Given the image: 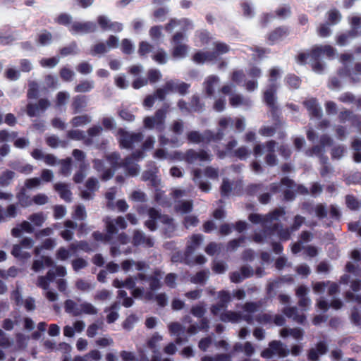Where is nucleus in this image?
Masks as SVG:
<instances>
[{
  "label": "nucleus",
  "instance_id": "5fc2aeb1",
  "mask_svg": "<svg viewBox=\"0 0 361 361\" xmlns=\"http://www.w3.org/2000/svg\"><path fill=\"white\" fill-rule=\"evenodd\" d=\"M86 186L88 190L94 191L98 188V181L95 179H90L87 180Z\"/></svg>",
  "mask_w": 361,
  "mask_h": 361
},
{
  "label": "nucleus",
  "instance_id": "4c0bfd02",
  "mask_svg": "<svg viewBox=\"0 0 361 361\" xmlns=\"http://www.w3.org/2000/svg\"><path fill=\"white\" fill-rule=\"evenodd\" d=\"M264 99L267 104L273 105L274 101V92L271 89L267 90L264 93Z\"/></svg>",
  "mask_w": 361,
  "mask_h": 361
},
{
  "label": "nucleus",
  "instance_id": "7c9ffc66",
  "mask_svg": "<svg viewBox=\"0 0 361 361\" xmlns=\"http://www.w3.org/2000/svg\"><path fill=\"white\" fill-rule=\"evenodd\" d=\"M81 313H86L90 314H94L97 313L96 308L89 303H83L81 306Z\"/></svg>",
  "mask_w": 361,
  "mask_h": 361
},
{
  "label": "nucleus",
  "instance_id": "cd10ccee",
  "mask_svg": "<svg viewBox=\"0 0 361 361\" xmlns=\"http://www.w3.org/2000/svg\"><path fill=\"white\" fill-rule=\"evenodd\" d=\"M121 49L125 54H130L134 51V47L131 42L125 39L121 42Z\"/></svg>",
  "mask_w": 361,
  "mask_h": 361
},
{
  "label": "nucleus",
  "instance_id": "6e6552de",
  "mask_svg": "<svg viewBox=\"0 0 361 361\" xmlns=\"http://www.w3.org/2000/svg\"><path fill=\"white\" fill-rule=\"evenodd\" d=\"M334 54V49L330 46H320L314 48L312 52V58H319L321 56L331 57Z\"/></svg>",
  "mask_w": 361,
  "mask_h": 361
},
{
  "label": "nucleus",
  "instance_id": "412c9836",
  "mask_svg": "<svg viewBox=\"0 0 361 361\" xmlns=\"http://www.w3.org/2000/svg\"><path fill=\"white\" fill-rule=\"evenodd\" d=\"M218 84V79L214 76L209 77L205 81V89L209 94H212L213 89Z\"/></svg>",
  "mask_w": 361,
  "mask_h": 361
},
{
  "label": "nucleus",
  "instance_id": "8fccbe9b",
  "mask_svg": "<svg viewBox=\"0 0 361 361\" xmlns=\"http://www.w3.org/2000/svg\"><path fill=\"white\" fill-rule=\"evenodd\" d=\"M87 345V341L80 338L77 341L76 347L78 350L82 351L86 350Z\"/></svg>",
  "mask_w": 361,
  "mask_h": 361
},
{
  "label": "nucleus",
  "instance_id": "13d9d810",
  "mask_svg": "<svg viewBox=\"0 0 361 361\" xmlns=\"http://www.w3.org/2000/svg\"><path fill=\"white\" fill-rule=\"evenodd\" d=\"M98 329H99V326L97 324H94L90 325L88 327L87 331V336L90 337L94 336L97 334Z\"/></svg>",
  "mask_w": 361,
  "mask_h": 361
},
{
  "label": "nucleus",
  "instance_id": "f03ea898",
  "mask_svg": "<svg viewBox=\"0 0 361 361\" xmlns=\"http://www.w3.org/2000/svg\"><path fill=\"white\" fill-rule=\"evenodd\" d=\"M33 246V241L30 238H25L22 240L20 245H16L13 246L12 254L16 257L19 258H28L30 255L26 251V250L31 249Z\"/></svg>",
  "mask_w": 361,
  "mask_h": 361
},
{
  "label": "nucleus",
  "instance_id": "f3484780",
  "mask_svg": "<svg viewBox=\"0 0 361 361\" xmlns=\"http://www.w3.org/2000/svg\"><path fill=\"white\" fill-rule=\"evenodd\" d=\"M270 347L274 355L285 356L287 354L286 349L283 346V345L280 342L274 341L270 343Z\"/></svg>",
  "mask_w": 361,
  "mask_h": 361
},
{
  "label": "nucleus",
  "instance_id": "a19ab883",
  "mask_svg": "<svg viewBox=\"0 0 361 361\" xmlns=\"http://www.w3.org/2000/svg\"><path fill=\"white\" fill-rule=\"evenodd\" d=\"M66 214V209L62 206H56L54 208V217L61 219Z\"/></svg>",
  "mask_w": 361,
  "mask_h": 361
},
{
  "label": "nucleus",
  "instance_id": "bb28decb",
  "mask_svg": "<svg viewBox=\"0 0 361 361\" xmlns=\"http://www.w3.org/2000/svg\"><path fill=\"white\" fill-rule=\"evenodd\" d=\"M49 197L44 194H37L32 197V202L37 205H43L48 202Z\"/></svg>",
  "mask_w": 361,
  "mask_h": 361
},
{
  "label": "nucleus",
  "instance_id": "e433bc0d",
  "mask_svg": "<svg viewBox=\"0 0 361 361\" xmlns=\"http://www.w3.org/2000/svg\"><path fill=\"white\" fill-rule=\"evenodd\" d=\"M120 355L123 361H136L134 354L131 352L123 351Z\"/></svg>",
  "mask_w": 361,
  "mask_h": 361
},
{
  "label": "nucleus",
  "instance_id": "ddd939ff",
  "mask_svg": "<svg viewBox=\"0 0 361 361\" xmlns=\"http://www.w3.org/2000/svg\"><path fill=\"white\" fill-rule=\"evenodd\" d=\"M163 114L161 111H159L156 116L154 118H146L145 119V127L152 128L155 127L157 125H159L162 121Z\"/></svg>",
  "mask_w": 361,
  "mask_h": 361
},
{
  "label": "nucleus",
  "instance_id": "423d86ee",
  "mask_svg": "<svg viewBox=\"0 0 361 361\" xmlns=\"http://www.w3.org/2000/svg\"><path fill=\"white\" fill-rule=\"evenodd\" d=\"M149 217L151 220L146 222L147 226L151 230L154 231L156 228L155 221L159 220L161 222L169 223L171 221L168 217L165 216H161L158 211L154 209H151L149 211Z\"/></svg>",
  "mask_w": 361,
  "mask_h": 361
},
{
  "label": "nucleus",
  "instance_id": "09e8293b",
  "mask_svg": "<svg viewBox=\"0 0 361 361\" xmlns=\"http://www.w3.org/2000/svg\"><path fill=\"white\" fill-rule=\"evenodd\" d=\"M150 51V45L145 42H142L139 47V53L142 55H145Z\"/></svg>",
  "mask_w": 361,
  "mask_h": 361
},
{
  "label": "nucleus",
  "instance_id": "a18cd8bd",
  "mask_svg": "<svg viewBox=\"0 0 361 361\" xmlns=\"http://www.w3.org/2000/svg\"><path fill=\"white\" fill-rule=\"evenodd\" d=\"M71 256V254L68 250L61 248L57 252V257L61 260H65L68 259Z\"/></svg>",
  "mask_w": 361,
  "mask_h": 361
},
{
  "label": "nucleus",
  "instance_id": "f257e3e1",
  "mask_svg": "<svg viewBox=\"0 0 361 361\" xmlns=\"http://www.w3.org/2000/svg\"><path fill=\"white\" fill-rule=\"evenodd\" d=\"M228 50V47L226 44L216 43L215 44V51L212 55H209L208 53L205 52H200L194 56V61L200 63L206 61H210L213 59L216 58L220 54L227 52Z\"/></svg>",
  "mask_w": 361,
  "mask_h": 361
},
{
  "label": "nucleus",
  "instance_id": "58836bf2",
  "mask_svg": "<svg viewBox=\"0 0 361 361\" xmlns=\"http://www.w3.org/2000/svg\"><path fill=\"white\" fill-rule=\"evenodd\" d=\"M341 16L338 11H331L329 13V20L334 24L340 20Z\"/></svg>",
  "mask_w": 361,
  "mask_h": 361
},
{
  "label": "nucleus",
  "instance_id": "b1692460",
  "mask_svg": "<svg viewBox=\"0 0 361 361\" xmlns=\"http://www.w3.org/2000/svg\"><path fill=\"white\" fill-rule=\"evenodd\" d=\"M135 267L137 269H142L145 267L143 263H135L130 261H125L123 262L122 267L124 271H129L130 267Z\"/></svg>",
  "mask_w": 361,
  "mask_h": 361
},
{
  "label": "nucleus",
  "instance_id": "5701e85b",
  "mask_svg": "<svg viewBox=\"0 0 361 361\" xmlns=\"http://www.w3.org/2000/svg\"><path fill=\"white\" fill-rule=\"evenodd\" d=\"M13 171H7L0 177V183L2 185H8L11 180L14 178Z\"/></svg>",
  "mask_w": 361,
  "mask_h": 361
},
{
  "label": "nucleus",
  "instance_id": "864d4df0",
  "mask_svg": "<svg viewBox=\"0 0 361 361\" xmlns=\"http://www.w3.org/2000/svg\"><path fill=\"white\" fill-rule=\"evenodd\" d=\"M130 161L127 160L126 162V165L128 168V173L132 176H135V175L137 174V173L139 171V168L137 167V166L133 165L130 167Z\"/></svg>",
  "mask_w": 361,
  "mask_h": 361
},
{
  "label": "nucleus",
  "instance_id": "37998d69",
  "mask_svg": "<svg viewBox=\"0 0 361 361\" xmlns=\"http://www.w3.org/2000/svg\"><path fill=\"white\" fill-rule=\"evenodd\" d=\"M89 122V118L86 116L75 117L73 119V123L75 126H80Z\"/></svg>",
  "mask_w": 361,
  "mask_h": 361
},
{
  "label": "nucleus",
  "instance_id": "39448f33",
  "mask_svg": "<svg viewBox=\"0 0 361 361\" xmlns=\"http://www.w3.org/2000/svg\"><path fill=\"white\" fill-rule=\"evenodd\" d=\"M183 35L178 33L173 37L174 49L173 55L176 58H182L187 54V48L185 45L180 44L183 39Z\"/></svg>",
  "mask_w": 361,
  "mask_h": 361
},
{
  "label": "nucleus",
  "instance_id": "69168bd1",
  "mask_svg": "<svg viewBox=\"0 0 361 361\" xmlns=\"http://www.w3.org/2000/svg\"><path fill=\"white\" fill-rule=\"evenodd\" d=\"M60 329L56 324H51L49 329V334L51 336H55L59 334Z\"/></svg>",
  "mask_w": 361,
  "mask_h": 361
},
{
  "label": "nucleus",
  "instance_id": "9b49d317",
  "mask_svg": "<svg viewBox=\"0 0 361 361\" xmlns=\"http://www.w3.org/2000/svg\"><path fill=\"white\" fill-rule=\"evenodd\" d=\"M326 350V346L324 343H319L315 349H312L309 357L312 361H317L319 355L324 354Z\"/></svg>",
  "mask_w": 361,
  "mask_h": 361
},
{
  "label": "nucleus",
  "instance_id": "052dcab7",
  "mask_svg": "<svg viewBox=\"0 0 361 361\" xmlns=\"http://www.w3.org/2000/svg\"><path fill=\"white\" fill-rule=\"evenodd\" d=\"M53 178V173L49 170H44L42 173V179L44 181L49 182Z\"/></svg>",
  "mask_w": 361,
  "mask_h": 361
},
{
  "label": "nucleus",
  "instance_id": "1a4fd4ad",
  "mask_svg": "<svg viewBox=\"0 0 361 361\" xmlns=\"http://www.w3.org/2000/svg\"><path fill=\"white\" fill-rule=\"evenodd\" d=\"M140 137L139 135H131L121 130L119 137L121 145L123 147H130L133 142L140 140Z\"/></svg>",
  "mask_w": 361,
  "mask_h": 361
},
{
  "label": "nucleus",
  "instance_id": "680f3d73",
  "mask_svg": "<svg viewBox=\"0 0 361 361\" xmlns=\"http://www.w3.org/2000/svg\"><path fill=\"white\" fill-rule=\"evenodd\" d=\"M19 202L23 207H28L33 203L32 198L29 199L23 195L19 197Z\"/></svg>",
  "mask_w": 361,
  "mask_h": 361
},
{
  "label": "nucleus",
  "instance_id": "bf43d9fd",
  "mask_svg": "<svg viewBox=\"0 0 361 361\" xmlns=\"http://www.w3.org/2000/svg\"><path fill=\"white\" fill-rule=\"evenodd\" d=\"M85 214H86L85 210L82 207L79 206L77 207L75 212V216L77 219H83L85 216Z\"/></svg>",
  "mask_w": 361,
  "mask_h": 361
},
{
  "label": "nucleus",
  "instance_id": "4468645a",
  "mask_svg": "<svg viewBox=\"0 0 361 361\" xmlns=\"http://www.w3.org/2000/svg\"><path fill=\"white\" fill-rule=\"evenodd\" d=\"M55 190L59 193L61 198L69 200L71 197V192L68 186L65 184L57 183L54 185Z\"/></svg>",
  "mask_w": 361,
  "mask_h": 361
},
{
  "label": "nucleus",
  "instance_id": "393cba45",
  "mask_svg": "<svg viewBox=\"0 0 361 361\" xmlns=\"http://www.w3.org/2000/svg\"><path fill=\"white\" fill-rule=\"evenodd\" d=\"M202 241V235H194L191 237L189 243H188V248L192 250L195 249L197 245H199Z\"/></svg>",
  "mask_w": 361,
  "mask_h": 361
},
{
  "label": "nucleus",
  "instance_id": "a878e982",
  "mask_svg": "<svg viewBox=\"0 0 361 361\" xmlns=\"http://www.w3.org/2000/svg\"><path fill=\"white\" fill-rule=\"evenodd\" d=\"M49 266L52 264V260L49 257H45L43 261L36 260L33 264V269L36 271H39L42 267Z\"/></svg>",
  "mask_w": 361,
  "mask_h": 361
},
{
  "label": "nucleus",
  "instance_id": "2eb2a0df",
  "mask_svg": "<svg viewBox=\"0 0 361 361\" xmlns=\"http://www.w3.org/2000/svg\"><path fill=\"white\" fill-rule=\"evenodd\" d=\"M285 314L287 317L293 318L295 321L299 323H302L305 320V317L302 314H299L298 310L295 308H288L285 310Z\"/></svg>",
  "mask_w": 361,
  "mask_h": 361
},
{
  "label": "nucleus",
  "instance_id": "9d476101",
  "mask_svg": "<svg viewBox=\"0 0 361 361\" xmlns=\"http://www.w3.org/2000/svg\"><path fill=\"white\" fill-rule=\"evenodd\" d=\"M34 228L29 221H23L19 226L12 229V235L15 237H19L23 232L25 233H32Z\"/></svg>",
  "mask_w": 361,
  "mask_h": 361
},
{
  "label": "nucleus",
  "instance_id": "4d7b16f0",
  "mask_svg": "<svg viewBox=\"0 0 361 361\" xmlns=\"http://www.w3.org/2000/svg\"><path fill=\"white\" fill-rule=\"evenodd\" d=\"M286 30L283 29H278L271 35L272 40H276L282 37L283 35H286Z\"/></svg>",
  "mask_w": 361,
  "mask_h": 361
},
{
  "label": "nucleus",
  "instance_id": "0e129e2a",
  "mask_svg": "<svg viewBox=\"0 0 361 361\" xmlns=\"http://www.w3.org/2000/svg\"><path fill=\"white\" fill-rule=\"evenodd\" d=\"M86 357H87V359L90 357L94 360H99L101 358V354L99 351L94 350L90 352L87 355H86Z\"/></svg>",
  "mask_w": 361,
  "mask_h": 361
},
{
  "label": "nucleus",
  "instance_id": "473e14b6",
  "mask_svg": "<svg viewBox=\"0 0 361 361\" xmlns=\"http://www.w3.org/2000/svg\"><path fill=\"white\" fill-rule=\"evenodd\" d=\"M40 183V180L37 178H30L25 181V186L27 188L32 189L39 186Z\"/></svg>",
  "mask_w": 361,
  "mask_h": 361
},
{
  "label": "nucleus",
  "instance_id": "49530a36",
  "mask_svg": "<svg viewBox=\"0 0 361 361\" xmlns=\"http://www.w3.org/2000/svg\"><path fill=\"white\" fill-rule=\"evenodd\" d=\"M69 98V95L66 92H59L57 95V104H63Z\"/></svg>",
  "mask_w": 361,
  "mask_h": 361
},
{
  "label": "nucleus",
  "instance_id": "6e6d98bb",
  "mask_svg": "<svg viewBox=\"0 0 361 361\" xmlns=\"http://www.w3.org/2000/svg\"><path fill=\"white\" fill-rule=\"evenodd\" d=\"M197 223V219L195 216H188L185 218V224L186 227H190L196 225Z\"/></svg>",
  "mask_w": 361,
  "mask_h": 361
},
{
  "label": "nucleus",
  "instance_id": "c85d7f7f",
  "mask_svg": "<svg viewBox=\"0 0 361 361\" xmlns=\"http://www.w3.org/2000/svg\"><path fill=\"white\" fill-rule=\"evenodd\" d=\"M192 209V204L190 202H181L176 206L178 212L183 214L190 212Z\"/></svg>",
  "mask_w": 361,
  "mask_h": 361
},
{
  "label": "nucleus",
  "instance_id": "f8f14e48",
  "mask_svg": "<svg viewBox=\"0 0 361 361\" xmlns=\"http://www.w3.org/2000/svg\"><path fill=\"white\" fill-rule=\"evenodd\" d=\"M82 305H78L72 300H67L66 302V311L73 315H79L81 314Z\"/></svg>",
  "mask_w": 361,
  "mask_h": 361
},
{
  "label": "nucleus",
  "instance_id": "0eeeda50",
  "mask_svg": "<svg viewBox=\"0 0 361 361\" xmlns=\"http://www.w3.org/2000/svg\"><path fill=\"white\" fill-rule=\"evenodd\" d=\"M126 226V221L123 217H118L115 220L106 222V228L108 233L114 234L116 233L118 228L123 229Z\"/></svg>",
  "mask_w": 361,
  "mask_h": 361
},
{
  "label": "nucleus",
  "instance_id": "ea45409f",
  "mask_svg": "<svg viewBox=\"0 0 361 361\" xmlns=\"http://www.w3.org/2000/svg\"><path fill=\"white\" fill-rule=\"evenodd\" d=\"M226 265L222 262H216L214 264L213 269L217 274L223 273L226 270Z\"/></svg>",
  "mask_w": 361,
  "mask_h": 361
},
{
  "label": "nucleus",
  "instance_id": "20e7f679",
  "mask_svg": "<svg viewBox=\"0 0 361 361\" xmlns=\"http://www.w3.org/2000/svg\"><path fill=\"white\" fill-rule=\"evenodd\" d=\"M118 44V38L115 36H111L107 42L106 45L104 44H98L94 47V52L96 54H102L109 51L111 49L117 47Z\"/></svg>",
  "mask_w": 361,
  "mask_h": 361
},
{
  "label": "nucleus",
  "instance_id": "f704fd0d",
  "mask_svg": "<svg viewBox=\"0 0 361 361\" xmlns=\"http://www.w3.org/2000/svg\"><path fill=\"white\" fill-rule=\"evenodd\" d=\"M96 343L99 346L107 347L113 343V340L109 337H104L97 339Z\"/></svg>",
  "mask_w": 361,
  "mask_h": 361
},
{
  "label": "nucleus",
  "instance_id": "de8ad7c7",
  "mask_svg": "<svg viewBox=\"0 0 361 361\" xmlns=\"http://www.w3.org/2000/svg\"><path fill=\"white\" fill-rule=\"evenodd\" d=\"M71 171V161L65 160L62 162L61 173L64 175H68Z\"/></svg>",
  "mask_w": 361,
  "mask_h": 361
},
{
  "label": "nucleus",
  "instance_id": "c9c22d12",
  "mask_svg": "<svg viewBox=\"0 0 361 361\" xmlns=\"http://www.w3.org/2000/svg\"><path fill=\"white\" fill-rule=\"evenodd\" d=\"M240 315L235 312H229L224 315L222 318L224 321L238 322L239 321Z\"/></svg>",
  "mask_w": 361,
  "mask_h": 361
},
{
  "label": "nucleus",
  "instance_id": "603ef678",
  "mask_svg": "<svg viewBox=\"0 0 361 361\" xmlns=\"http://www.w3.org/2000/svg\"><path fill=\"white\" fill-rule=\"evenodd\" d=\"M87 265L86 261L82 259H78L73 262V267L74 269L78 270L79 269L83 268Z\"/></svg>",
  "mask_w": 361,
  "mask_h": 361
},
{
  "label": "nucleus",
  "instance_id": "c03bdc74",
  "mask_svg": "<svg viewBox=\"0 0 361 361\" xmlns=\"http://www.w3.org/2000/svg\"><path fill=\"white\" fill-rule=\"evenodd\" d=\"M154 60L159 63H164L166 61V54L164 51H158L154 56Z\"/></svg>",
  "mask_w": 361,
  "mask_h": 361
},
{
  "label": "nucleus",
  "instance_id": "dca6fc26",
  "mask_svg": "<svg viewBox=\"0 0 361 361\" xmlns=\"http://www.w3.org/2000/svg\"><path fill=\"white\" fill-rule=\"evenodd\" d=\"M55 277L56 276H55L54 270H50L48 272L47 278L41 277L39 279L37 285H38V286H39L44 289H47L48 284L50 282L53 281L54 280Z\"/></svg>",
  "mask_w": 361,
  "mask_h": 361
},
{
  "label": "nucleus",
  "instance_id": "2f4dec72",
  "mask_svg": "<svg viewBox=\"0 0 361 361\" xmlns=\"http://www.w3.org/2000/svg\"><path fill=\"white\" fill-rule=\"evenodd\" d=\"M51 35L49 32H44L39 35V42L42 45H46L51 42Z\"/></svg>",
  "mask_w": 361,
  "mask_h": 361
},
{
  "label": "nucleus",
  "instance_id": "774afa93",
  "mask_svg": "<svg viewBox=\"0 0 361 361\" xmlns=\"http://www.w3.org/2000/svg\"><path fill=\"white\" fill-rule=\"evenodd\" d=\"M73 75V72L67 68H63L61 72V77L66 80H70Z\"/></svg>",
  "mask_w": 361,
  "mask_h": 361
},
{
  "label": "nucleus",
  "instance_id": "6ab92c4d",
  "mask_svg": "<svg viewBox=\"0 0 361 361\" xmlns=\"http://www.w3.org/2000/svg\"><path fill=\"white\" fill-rule=\"evenodd\" d=\"M66 229L62 231L61 236L65 240H70L71 239L72 235H73V230L75 228V224L73 222L71 221H67L65 223Z\"/></svg>",
  "mask_w": 361,
  "mask_h": 361
},
{
  "label": "nucleus",
  "instance_id": "338daca9",
  "mask_svg": "<svg viewBox=\"0 0 361 361\" xmlns=\"http://www.w3.org/2000/svg\"><path fill=\"white\" fill-rule=\"evenodd\" d=\"M326 284L324 283H316L313 286V290L316 293H321L324 292Z\"/></svg>",
  "mask_w": 361,
  "mask_h": 361
},
{
  "label": "nucleus",
  "instance_id": "4be33fe9",
  "mask_svg": "<svg viewBox=\"0 0 361 361\" xmlns=\"http://www.w3.org/2000/svg\"><path fill=\"white\" fill-rule=\"evenodd\" d=\"M114 286L116 288L126 287L127 288L131 289L135 286V282L132 279H129L126 280L124 283L120 281L118 279L114 280Z\"/></svg>",
  "mask_w": 361,
  "mask_h": 361
},
{
  "label": "nucleus",
  "instance_id": "3c124183",
  "mask_svg": "<svg viewBox=\"0 0 361 361\" xmlns=\"http://www.w3.org/2000/svg\"><path fill=\"white\" fill-rule=\"evenodd\" d=\"M346 202L348 207L351 209H355L358 207V202L353 197H348Z\"/></svg>",
  "mask_w": 361,
  "mask_h": 361
},
{
  "label": "nucleus",
  "instance_id": "72a5a7b5",
  "mask_svg": "<svg viewBox=\"0 0 361 361\" xmlns=\"http://www.w3.org/2000/svg\"><path fill=\"white\" fill-rule=\"evenodd\" d=\"M93 85L90 82H84L76 87V91L85 92L90 90Z\"/></svg>",
  "mask_w": 361,
  "mask_h": 361
},
{
  "label": "nucleus",
  "instance_id": "79ce46f5",
  "mask_svg": "<svg viewBox=\"0 0 361 361\" xmlns=\"http://www.w3.org/2000/svg\"><path fill=\"white\" fill-rule=\"evenodd\" d=\"M98 23L104 30H108L111 22L105 16H99L98 18Z\"/></svg>",
  "mask_w": 361,
  "mask_h": 361
},
{
  "label": "nucleus",
  "instance_id": "a211bd4d",
  "mask_svg": "<svg viewBox=\"0 0 361 361\" xmlns=\"http://www.w3.org/2000/svg\"><path fill=\"white\" fill-rule=\"evenodd\" d=\"M29 220L35 226H41L46 220V216L43 213H36L29 217Z\"/></svg>",
  "mask_w": 361,
  "mask_h": 361
},
{
  "label": "nucleus",
  "instance_id": "7ed1b4c3",
  "mask_svg": "<svg viewBox=\"0 0 361 361\" xmlns=\"http://www.w3.org/2000/svg\"><path fill=\"white\" fill-rule=\"evenodd\" d=\"M95 25L91 22H75L71 26V31L74 34H84L95 30Z\"/></svg>",
  "mask_w": 361,
  "mask_h": 361
},
{
  "label": "nucleus",
  "instance_id": "aec40b11",
  "mask_svg": "<svg viewBox=\"0 0 361 361\" xmlns=\"http://www.w3.org/2000/svg\"><path fill=\"white\" fill-rule=\"evenodd\" d=\"M281 334L283 337L290 335L296 339H299L302 336V331L300 329H283Z\"/></svg>",
  "mask_w": 361,
  "mask_h": 361
},
{
  "label": "nucleus",
  "instance_id": "c756f323",
  "mask_svg": "<svg viewBox=\"0 0 361 361\" xmlns=\"http://www.w3.org/2000/svg\"><path fill=\"white\" fill-rule=\"evenodd\" d=\"M58 62L59 59L55 57H53L50 59H42L40 61V63L43 67L52 68L55 66L58 63Z\"/></svg>",
  "mask_w": 361,
  "mask_h": 361
},
{
  "label": "nucleus",
  "instance_id": "e2e57ef3",
  "mask_svg": "<svg viewBox=\"0 0 361 361\" xmlns=\"http://www.w3.org/2000/svg\"><path fill=\"white\" fill-rule=\"evenodd\" d=\"M150 35L154 39H159L161 37L160 29L157 27H152L150 30Z\"/></svg>",
  "mask_w": 361,
  "mask_h": 361
}]
</instances>
